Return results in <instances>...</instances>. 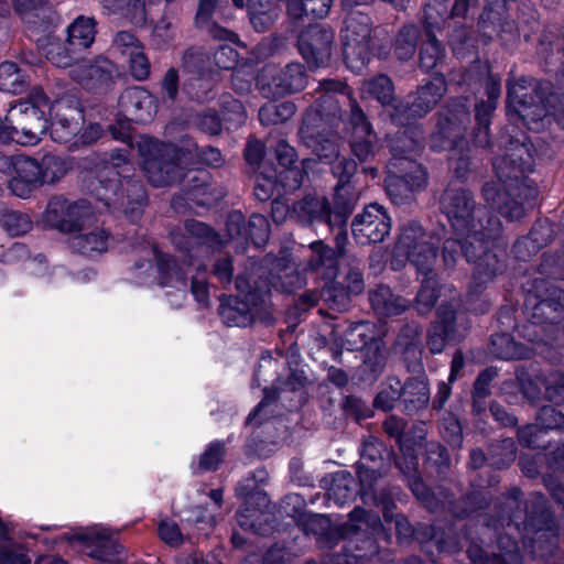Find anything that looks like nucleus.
<instances>
[{
	"label": "nucleus",
	"instance_id": "nucleus-50",
	"mask_svg": "<svg viewBox=\"0 0 564 564\" xmlns=\"http://www.w3.org/2000/svg\"><path fill=\"white\" fill-rule=\"evenodd\" d=\"M2 224L11 236H20L32 229V220L29 215L20 212H9L3 216Z\"/></svg>",
	"mask_w": 564,
	"mask_h": 564
},
{
	"label": "nucleus",
	"instance_id": "nucleus-34",
	"mask_svg": "<svg viewBox=\"0 0 564 564\" xmlns=\"http://www.w3.org/2000/svg\"><path fill=\"white\" fill-rule=\"evenodd\" d=\"M219 315L229 327H245L247 324V302L235 295L221 297Z\"/></svg>",
	"mask_w": 564,
	"mask_h": 564
},
{
	"label": "nucleus",
	"instance_id": "nucleus-10",
	"mask_svg": "<svg viewBox=\"0 0 564 564\" xmlns=\"http://www.w3.org/2000/svg\"><path fill=\"white\" fill-rule=\"evenodd\" d=\"M370 18L360 11L351 12L343 30L344 56L347 66L359 73L370 59Z\"/></svg>",
	"mask_w": 564,
	"mask_h": 564
},
{
	"label": "nucleus",
	"instance_id": "nucleus-19",
	"mask_svg": "<svg viewBox=\"0 0 564 564\" xmlns=\"http://www.w3.org/2000/svg\"><path fill=\"white\" fill-rule=\"evenodd\" d=\"M334 34L321 24L310 25L299 36V52L311 68L325 66L330 58Z\"/></svg>",
	"mask_w": 564,
	"mask_h": 564
},
{
	"label": "nucleus",
	"instance_id": "nucleus-40",
	"mask_svg": "<svg viewBox=\"0 0 564 564\" xmlns=\"http://www.w3.org/2000/svg\"><path fill=\"white\" fill-rule=\"evenodd\" d=\"M361 95L364 97L376 98L382 105H387L393 98V86L389 77L379 75L373 79L364 82Z\"/></svg>",
	"mask_w": 564,
	"mask_h": 564
},
{
	"label": "nucleus",
	"instance_id": "nucleus-6",
	"mask_svg": "<svg viewBox=\"0 0 564 564\" xmlns=\"http://www.w3.org/2000/svg\"><path fill=\"white\" fill-rule=\"evenodd\" d=\"M334 126L317 122V115L306 112L299 134L302 142L321 159L332 164L333 173L339 178L350 177L357 170L352 160L339 159L338 135L329 131Z\"/></svg>",
	"mask_w": 564,
	"mask_h": 564
},
{
	"label": "nucleus",
	"instance_id": "nucleus-58",
	"mask_svg": "<svg viewBox=\"0 0 564 564\" xmlns=\"http://www.w3.org/2000/svg\"><path fill=\"white\" fill-rule=\"evenodd\" d=\"M158 531L161 540L171 546H178L184 540L178 525L172 520H162Z\"/></svg>",
	"mask_w": 564,
	"mask_h": 564
},
{
	"label": "nucleus",
	"instance_id": "nucleus-15",
	"mask_svg": "<svg viewBox=\"0 0 564 564\" xmlns=\"http://www.w3.org/2000/svg\"><path fill=\"white\" fill-rule=\"evenodd\" d=\"M386 330L382 325L373 322H359L351 324L344 334V345L349 350H365V362L372 370L381 366L382 355V337Z\"/></svg>",
	"mask_w": 564,
	"mask_h": 564
},
{
	"label": "nucleus",
	"instance_id": "nucleus-12",
	"mask_svg": "<svg viewBox=\"0 0 564 564\" xmlns=\"http://www.w3.org/2000/svg\"><path fill=\"white\" fill-rule=\"evenodd\" d=\"M319 97L307 112L317 115V122L321 124L336 126L341 120V108L349 107L350 115L355 107H359L351 98L347 86L340 82L325 79L318 86Z\"/></svg>",
	"mask_w": 564,
	"mask_h": 564
},
{
	"label": "nucleus",
	"instance_id": "nucleus-1",
	"mask_svg": "<svg viewBox=\"0 0 564 564\" xmlns=\"http://www.w3.org/2000/svg\"><path fill=\"white\" fill-rule=\"evenodd\" d=\"M441 205L455 234V238L447 239L443 246L445 265L453 268L464 254L466 261L475 265V286L488 283L500 270L498 254L490 250L491 239L500 231V220L489 218L486 227L480 219L476 221L474 199L464 188L448 187Z\"/></svg>",
	"mask_w": 564,
	"mask_h": 564
},
{
	"label": "nucleus",
	"instance_id": "nucleus-64",
	"mask_svg": "<svg viewBox=\"0 0 564 564\" xmlns=\"http://www.w3.org/2000/svg\"><path fill=\"white\" fill-rule=\"evenodd\" d=\"M444 438L452 446L459 447L462 444V427L458 421L454 417H448L443 422Z\"/></svg>",
	"mask_w": 564,
	"mask_h": 564
},
{
	"label": "nucleus",
	"instance_id": "nucleus-3",
	"mask_svg": "<svg viewBox=\"0 0 564 564\" xmlns=\"http://www.w3.org/2000/svg\"><path fill=\"white\" fill-rule=\"evenodd\" d=\"M131 164L122 151L115 152L110 161L98 170L97 178L88 185V191L105 208L123 210L134 220L140 215L144 191L138 181L129 178Z\"/></svg>",
	"mask_w": 564,
	"mask_h": 564
},
{
	"label": "nucleus",
	"instance_id": "nucleus-17",
	"mask_svg": "<svg viewBox=\"0 0 564 564\" xmlns=\"http://www.w3.org/2000/svg\"><path fill=\"white\" fill-rule=\"evenodd\" d=\"M446 91V84L443 77H434L429 84L422 86L411 105H398L393 108L390 117L393 122L406 126L411 119L427 113L443 97Z\"/></svg>",
	"mask_w": 564,
	"mask_h": 564
},
{
	"label": "nucleus",
	"instance_id": "nucleus-35",
	"mask_svg": "<svg viewBox=\"0 0 564 564\" xmlns=\"http://www.w3.org/2000/svg\"><path fill=\"white\" fill-rule=\"evenodd\" d=\"M333 0H286V10L290 18L300 20L310 14L324 18L328 14Z\"/></svg>",
	"mask_w": 564,
	"mask_h": 564
},
{
	"label": "nucleus",
	"instance_id": "nucleus-24",
	"mask_svg": "<svg viewBox=\"0 0 564 564\" xmlns=\"http://www.w3.org/2000/svg\"><path fill=\"white\" fill-rule=\"evenodd\" d=\"M451 117L441 118L436 130L431 139V147L434 150H448L457 145V140L462 137L464 123L469 120V115L463 107L455 112L449 111Z\"/></svg>",
	"mask_w": 564,
	"mask_h": 564
},
{
	"label": "nucleus",
	"instance_id": "nucleus-51",
	"mask_svg": "<svg viewBox=\"0 0 564 564\" xmlns=\"http://www.w3.org/2000/svg\"><path fill=\"white\" fill-rule=\"evenodd\" d=\"M443 54L441 44L435 36L429 35L420 53V65L425 70L433 69L440 62Z\"/></svg>",
	"mask_w": 564,
	"mask_h": 564
},
{
	"label": "nucleus",
	"instance_id": "nucleus-44",
	"mask_svg": "<svg viewBox=\"0 0 564 564\" xmlns=\"http://www.w3.org/2000/svg\"><path fill=\"white\" fill-rule=\"evenodd\" d=\"M423 275L424 280L416 295V308L421 314L430 312L437 299V282L433 275V269Z\"/></svg>",
	"mask_w": 564,
	"mask_h": 564
},
{
	"label": "nucleus",
	"instance_id": "nucleus-27",
	"mask_svg": "<svg viewBox=\"0 0 564 564\" xmlns=\"http://www.w3.org/2000/svg\"><path fill=\"white\" fill-rule=\"evenodd\" d=\"M437 316L438 321L427 336V345L433 354L442 352L446 343L455 338L457 333L455 327L456 314L453 304L441 306Z\"/></svg>",
	"mask_w": 564,
	"mask_h": 564
},
{
	"label": "nucleus",
	"instance_id": "nucleus-49",
	"mask_svg": "<svg viewBox=\"0 0 564 564\" xmlns=\"http://www.w3.org/2000/svg\"><path fill=\"white\" fill-rule=\"evenodd\" d=\"M254 1L249 0V21L258 32H262L274 21L276 14L262 2H259L260 9L258 10Z\"/></svg>",
	"mask_w": 564,
	"mask_h": 564
},
{
	"label": "nucleus",
	"instance_id": "nucleus-56",
	"mask_svg": "<svg viewBox=\"0 0 564 564\" xmlns=\"http://www.w3.org/2000/svg\"><path fill=\"white\" fill-rule=\"evenodd\" d=\"M113 47L123 56L129 57L137 51L141 50L143 45L141 42L129 32H119L113 41Z\"/></svg>",
	"mask_w": 564,
	"mask_h": 564
},
{
	"label": "nucleus",
	"instance_id": "nucleus-33",
	"mask_svg": "<svg viewBox=\"0 0 564 564\" xmlns=\"http://www.w3.org/2000/svg\"><path fill=\"white\" fill-rule=\"evenodd\" d=\"M364 290L362 273L359 268H351L346 275V290H340L338 294H333L335 289H327L323 292V296L327 302H332L334 306L341 310L349 302V294H359Z\"/></svg>",
	"mask_w": 564,
	"mask_h": 564
},
{
	"label": "nucleus",
	"instance_id": "nucleus-16",
	"mask_svg": "<svg viewBox=\"0 0 564 564\" xmlns=\"http://www.w3.org/2000/svg\"><path fill=\"white\" fill-rule=\"evenodd\" d=\"M74 104L70 99L62 98L55 102L47 100V106L43 107V119L47 123L46 115H50L51 137L55 142L67 143L79 131L83 111Z\"/></svg>",
	"mask_w": 564,
	"mask_h": 564
},
{
	"label": "nucleus",
	"instance_id": "nucleus-61",
	"mask_svg": "<svg viewBox=\"0 0 564 564\" xmlns=\"http://www.w3.org/2000/svg\"><path fill=\"white\" fill-rule=\"evenodd\" d=\"M184 89L191 98L204 101L209 98L212 83L204 78H193L185 84Z\"/></svg>",
	"mask_w": 564,
	"mask_h": 564
},
{
	"label": "nucleus",
	"instance_id": "nucleus-60",
	"mask_svg": "<svg viewBox=\"0 0 564 564\" xmlns=\"http://www.w3.org/2000/svg\"><path fill=\"white\" fill-rule=\"evenodd\" d=\"M0 564H31V560L19 545H7L0 549Z\"/></svg>",
	"mask_w": 564,
	"mask_h": 564
},
{
	"label": "nucleus",
	"instance_id": "nucleus-48",
	"mask_svg": "<svg viewBox=\"0 0 564 564\" xmlns=\"http://www.w3.org/2000/svg\"><path fill=\"white\" fill-rule=\"evenodd\" d=\"M43 52L46 58L57 67H69L73 63V56L64 43L57 40H51L44 47Z\"/></svg>",
	"mask_w": 564,
	"mask_h": 564
},
{
	"label": "nucleus",
	"instance_id": "nucleus-30",
	"mask_svg": "<svg viewBox=\"0 0 564 564\" xmlns=\"http://www.w3.org/2000/svg\"><path fill=\"white\" fill-rule=\"evenodd\" d=\"M373 311L380 316H393L403 313L409 307V301L392 293L390 288L379 285L369 294Z\"/></svg>",
	"mask_w": 564,
	"mask_h": 564
},
{
	"label": "nucleus",
	"instance_id": "nucleus-29",
	"mask_svg": "<svg viewBox=\"0 0 564 564\" xmlns=\"http://www.w3.org/2000/svg\"><path fill=\"white\" fill-rule=\"evenodd\" d=\"M111 245L109 234L102 228L75 235L70 239V248L87 257H95L106 252Z\"/></svg>",
	"mask_w": 564,
	"mask_h": 564
},
{
	"label": "nucleus",
	"instance_id": "nucleus-37",
	"mask_svg": "<svg viewBox=\"0 0 564 564\" xmlns=\"http://www.w3.org/2000/svg\"><path fill=\"white\" fill-rule=\"evenodd\" d=\"M295 111L296 107L292 101L268 102L260 108L259 119L264 126H276L291 119Z\"/></svg>",
	"mask_w": 564,
	"mask_h": 564
},
{
	"label": "nucleus",
	"instance_id": "nucleus-18",
	"mask_svg": "<svg viewBox=\"0 0 564 564\" xmlns=\"http://www.w3.org/2000/svg\"><path fill=\"white\" fill-rule=\"evenodd\" d=\"M391 218L378 204H371L352 221V235L360 245L377 243L389 235Z\"/></svg>",
	"mask_w": 564,
	"mask_h": 564
},
{
	"label": "nucleus",
	"instance_id": "nucleus-54",
	"mask_svg": "<svg viewBox=\"0 0 564 564\" xmlns=\"http://www.w3.org/2000/svg\"><path fill=\"white\" fill-rule=\"evenodd\" d=\"M89 216V207L85 202H68L64 220H69L70 228L68 232L79 230L84 226L85 219Z\"/></svg>",
	"mask_w": 564,
	"mask_h": 564
},
{
	"label": "nucleus",
	"instance_id": "nucleus-26",
	"mask_svg": "<svg viewBox=\"0 0 564 564\" xmlns=\"http://www.w3.org/2000/svg\"><path fill=\"white\" fill-rule=\"evenodd\" d=\"M275 158L281 166L284 167L279 175V182L285 191L297 189L304 178V173L301 169L295 166L296 152L286 141L280 140L275 145Z\"/></svg>",
	"mask_w": 564,
	"mask_h": 564
},
{
	"label": "nucleus",
	"instance_id": "nucleus-42",
	"mask_svg": "<svg viewBox=\"0 0 564 564\" xmlns=\"http://www.w3.org/2000/svg\"><path fill=\"white\" fill-rule=\"evenodd\" d=\"M25 86L23 75L12 62L0 64V90L9 94H18Z\"/></svg>",
	"mask_w": 564,
	"mask_h": 564
},
{
	"label": "nucleus",
	"instance_id": "nucleus-47",
	"mask_svg": "<svg viewBox=\"0 0 564 564\" xmlns=\"http://www.w3.org/2000/svg\"><path fill=\"white\" fill-rule=\"evenodd\" d=\"M72 69L69 72V75L72 78L79 84H85L87 80L90 79H98L100 80L102 78V74L106 70V68L102 65L99 64H91L89 61H79L75 64L72 63Z\"/></svg>",
	"mask_w": 564,
	"mask_h": 564
},
{
	"label": "nucleus",
	"instance_id": "nucleus-59",
	"mask_svg": "<svg viewBox=\"0 0 564 564\" xmlns=\"http://www.w3.org/2000/svg\"><path fill=\"white\" fill-rule=\"evenodd\" d=\"M545 292L546 293L535 305L536 310L544 311L545 307H550L556 311L558 308H564V291L562 289L552 285L546 288Z\"/></svg>",
	"mask_w": 564,
	"mask_h": 564
},
{
	"label": "nucleus",
	"instance_id": "nucleus-20",
	"mask_svg": "<svg viewBox=\"0 0 564 564\" xmlns=\"http://www.w3.org/2000/svg\"><path fill=\"white\" fill-rule=\"evenodd\" d=\"M349 126L351 128L350 148L352 154L360 162L373 158L378 149V138L359 107L354 108L352 116L349 118Z\"/></svg>",
	"mask_w": 564,
	"mask_h": 564
},
{
	"label": "nucleus",
	"instance_id": "nucleus-43",
	"mask_svg": "<svg viewBox=\"0 0 564 564\" xmlns=\"http://www.w3.org/2000/svg\"><path fill=\"white\" fill-rule=\"evenodd\" d=\"M419 35V29L414 25H406L399 32L395 40V55L399 59H409L414 55Z\"/></svg>",
	"mask_w": 564,
	"mask_h": 564
},
{
	"label": "nucleus",
	"instance_id": "nucleus-11",
	"mask_svg": "<svg viewBox=\"0 0 564 564\" xmlns=\"http://www.w3.org/2000/svg\"><path fill=\"white\" fill-rule=\"evenodd\" d=\"M395 258H406L420 274L431 272L436 260V251L432 238L416 223L404 225L399 235Z\"/></svg>",
	"mask_w": 564,
	"mask_h": 564
},
{
	"label": "nucleus",
	"instance_id": "nucleus-21",
	"mask_svg": "<svg viewBox=\"0 0 564 564\" xmlns=\"http://www.w3.org/2000/svg\"><path fill=\"white\" fill-rule=\"evenodd\" d=\"M119 107L128 121L148 122L155 113L154 98L143 87L126 89L119 98Z\"/></svg>",
	"mask_w": 564,
	"mask_h": 564
},
{
	"label": "nucleus",
	"instance_id": "nucleus-63",
	"mask_svg": "<svg viewBox=\"0 0 564 564\" xmlns=\"http://www.w3.org/2000/svg\"><path fill=\"white\" fill-rule=\"evenodd\" d=\"M214 58L219 68L231 69L237 65L238 53L234 47L226 44L220 46Z\"/></svg>",
	"mask_w": 564,
	"mask_h": 564
},
{
	"label": "nucleus",
	"instance_id": "nucleus-22",
	"mask_svg": "<svg viewBox=\"0 0 564 564\" xmlns=\"http://www.w3.org/2000/svg\"><path fill=\"white\" fill-rule=\"evenodd\" d=\"M482 85L485 86L487 100H481L476 105V121L478 129L475 139L480 145H486L489 143L488 129L490 124V116L496 109L501 94V80L499 77L488 74L482 79Z\"/></svg>",
	"mask_w": 564,
	"mask_h": 564
},
{
	"label": "nucleus",
	"instance_id": "nucleus-62",
	"mask_svg": "<svg viewBox=\"0 0 564 564\" xmlns=\"http://www.w3.org/2000/svg\"><path fill=\"white\" fill-rule=\"evenodd\" d=\"M546 397L554 403H564V377L560 373L552 376L546 382Z\"/></svg>",
	"mask_w": 564,
	"mask_h": 564
},
{
	"label": "nucleus",
	"instance_id": "nucleus-53",
	"mask_svg": "<svg viewBox=\"0 0 564 564\" xmlns=\"http://www.w3.org/2000/svg\"><path fill=\"white\" fill-rule=\"evenodd\" d=\"M354 480L350 475L341 471L336 474L329 496L333 497L339 505L345 503L352 496L351 484Z\"/></svg>",
	"mask_w": 564,
	"mask_h": 564
},
{
	"label": "nucleus",
	"instance_id": "nucleus-4",
	"mask_svg": "<svg viewBox=\"0 0 564 564\" xmlns=\"http://www.w3.org/2000/svg\"><path fill=\"white\" fill-rule=\"evenodd\" d=\"M421 148V132L412 128L403 131L392 143V158L384 182L388 195L397 204L409 199L414 191L426 184L425 170L413 159Z\"/></svg>",
	"mask_w": 564,
	"mask_h": 564
},
{
	"label": "nucleus",
	"instance_id": "nucleus-39",
	"mask_svg": "<svg viewBox=\"0 0 564 564\" xmlns=\"http://www.w3.org/2000/svg\"><path fill=\"white\" fill-rule=\"evenodd\" d=\"M67 208V199L53 197L43 214V221L46 226L56 228L59 231H69V220H64Z\"/></svg>",
	"mask_w": 564,
	"mask_h": 564
},
{
	"label": "nucleus",
	"instance_id": "nucleus-32",
	"mask_svg": "<svg viewBox=\"0 0 564 564\" xmlns=\"http://www.w3.org/2000/svg\"><path fill=\"white\" fill-rule=\"evenodd\" d=\"M217 0H199L196 25L208 32L214 39L234 43L236 35L212 21Z\"/></svg>",
	"mask_w": 564,
	"mask_h": 564
},
{
	"label": "nucleus",
	"instance_id": "nucleus-7",
	"mask_svg": "<svg viewBox=\"0 0 564 564\" xmlns=\"http://www.w3.org/2000/svg\"><path fill=\"white\" fill-rule=\"evenodd\" d=\"M138 153L142 158V167L154 186H165L177 182L182 176L180 162L183 153L171 144H162L148 135L137 140Z\"/></svg>",
	"mask_w": 564,
	"mask_h": 564
},
{
	"label": "nucleus",
	"instance_id": "nucleus-13",
	"mask_svg": "<svg viewBox=\"0 0 564 564\" xmlns=\"http://www.w3.org/2000/svg\"><path fill=\"white\" fill-rule=\"evenodd\" d=\"M155 259V265L150 261L135 264V278L142 284L158 283L160 286L175 289L181 299H184L187 288L186 274L182 267L164 254H161L155 248L151 249Z\"/></svg>",
	"mask_w": 564,
	"mask_h": 564
},
{
	"label": "nucleus",
	"instance_id": "nucleus-28",
	"mask_svg": "<svg viewBox=\"0 0 564 564\" xmlns=\"http://www.w3.org/2000/svg\"><path fill=\"white\" fill-rule=\"evenodd\" d=\"M300 213L307 215L311 221H322L329 227L341 226L346 223L349 208L344 207L338 212L332 213L328 202L325 198L307 197L299 204Z\"/></svg>",
	"mask_w": 564,
	"mask_h": 564
},
{
	"label": "nucleus",
	"instance_id": "nucleus-2",
	"mask_svg": "<svg viewBox=\"0 0 564 564\" xmlns=\"http://www.w3.org/2000/svg\"><path fill=\"white\" fill-rule=\"evenodd\" d=\"M513 151L516 153L512 156H519V161L511 159V172H506L509 165L506 158L495 160L494 167L498 181L486 183L482 192L485 199L501 215L510 220H518L525 214L527 208L532 206L538 196V188L530 180L519 176V173L532 170L533 155L528 144L514 145Z\"/></svg>",
	"mask_w": 564,
	"mask_h": 564
},
{
	"label": "nucleus",
	"instance_id": "nucleus-5",
	"mask_svg": "<svg viewBox=\"0 0 564 564\" xmlns=\"http://www.w3.org/2000/svg\"><path fill=\"white\" fill-rule=\"evenodd\" d=\"M47 97L41 88H33L25 100L11 106L6 119L0 118V143L36 144L46 132L43 119Z\"/></svg>",
	"mask_w": 564,
	"mask_h": 564
},
{
	"label": "nucleus",
	"instance_id": "nucleus-55",
	"mask_svg": "<svg viewBox=\"0 0 564 564\" xmlns=\"http://www.w3.org/2000/svg\"><path fill=\"white\" fill-rule=\"evenodd\" d=\"M541 430L564 429V414L553 406H543L538 413Z\"/></svg>",
	"mask_w": 564,
	"mask_h": 564
},
{
	"label": "nucleus",
	"instance_id": "nucleus-45",
	"mask_svg": "<svg viewBox=\"0 0 564 564\" xmlns=\"http://www.w3.org/2000/svg\"><path fill=\"white\" fill-rule=\"evenodd\" d=\"M225 454L224 444L212 442L199 456L196 465L193 466L194 473L215 470L223 460Z\"/></svg>",
	"mask_w": 564,
	"mask_h": 564
},
{
	"label": "nucleus",
	"instance_id": "nucleus-14",
	"mask_svg": "<svg viewBox=\"0 0 564 564\" xmlns=\"http://www.w3.org/2000/svg\"><path fill=\"white\" fill-rule=\"evenodd\" d=\"M533 80L520 78L508 84L507 100L509 111H514L525 123L543 121L553 117L562 124L555 109L546 106L544 101L535 100L533 96Z\"/></svg>",
	"mask_w": 564,
	"mask_h": 564
},
{
	"label": "nucleus",
	"instance_id": "nucleus-23",
	"mask_svg": "<svg viewBox=\"0 0 564 564\" xmlns=\"http://www.w3.org/2000/svg\"><path fill=\"white\" fill-rule=\"evenodd\" d=\"M65 539L80 552L93 557H101L104 550L112 543L113 532L110 529L95 525L65 534Z\"/></svg>",
	"mask_w": 564,
	"mask_h": 564
},
{
	"label": "nucleus",
	"instance_id": "nucleus-8",
	"mask_svg": "<svg viewBox=\"0 0 564 564\" xmlns=\"http://www.w3.org/2000/svg\"><path fill=\"white\" fill-rule=\"evenodd\" d=\"M66 161L53 154L43 155L40 161L28 158L18 161L19 177L9 180L11 193L20 198H28L44 184H54L65 176Z\"/></svg>",
	"mask_w": 564,
	"mask_h": 564
},
{
	"label": "nucleus",
	"instance_id": "nucleus-46",
	"mask_svg": "<svg viewBox=\"0 0 564 564\" xmlns=\"http://www.w3.org/2000/svg\"><path fill=\"white\" fill-rule=\"evenodd\" d=\"M402 382L398 378H390L383 383L378 393L375 404L384 411L391 410L395 402L401 399Z\"/></svg>",
	"mask_w": 564,
	"mask_h": 564
},
{
	"label": "nucleus",
	"instance_id": "nucleus-41",
	"mask_svg": "<svg viewBox=\"0 0 564 564\" xmlns=\"http://www.w3.org/2000/svg\"><path fill=\"white\" fill-rule=\"evenodd\" d=\"M491 351L500 359H521L527 357L523 348L508 334H496L491 337Z\"/></svg>",
	"mask_w": 564,
	"mask_h": 564
},
{
	"label": "nucleus",
	"instance_id": "nucleus-52",
	"mask_svg": "<svg viewBox=\"0 0 564 564\" xmlns=\"http://www.w3.org/2000/svg\"><path fill=\"white\" fill-rule=\"evenodd\" d=\"M269 234V220L260 214H253L249 218V239L252 240L256 247L260 248L268 241Z\"/></svg>",
	"mask_w": 564,
	"mask_h": 564
},
{
	"label": "nucleus",
	"instance_id": "nucleus-36",
	"mask_svg": "<svg viewBox=\"0 0 564 564\" xmlns=\"http://www.w3.org/2000/svg\"><path fill=\"white\" fill-rule=\"evenodd\" d=\"M403 402L408 411L424 406L430 400V389L424 377L408 380L402 384Z\"/></svg>",
	"mask_w": 564,
	"mask_h": 564
},
{
	"label": "nucleus",
	"instance_id": "nucleus-38",
	"mask_svg": "<svg viewBox=\"0 0 564 564\" xmlns=\"http://www.w3.org/2000/svg\"><path fill=\"white\" fill-rule=\"evenodd\" d=\"M96 35L95 21L80 17L68 26V42L73 46L86 48L94 42Z\"/></svg>",
	"mask_w": 564,
	"mask_h": 564
},
{
	"label": "nucleus",
	"instance_id": "nucleus-31",
	"mask_svg": "<svg viewBox=\"0 0 564 564\" xmlns=\"http://www.w3.org/2000/svg\"><path fill=\"white\" fill-rule=\"evenodd\" d=\"M312 251L307 268L312 271H321L327 279L337 276V260L335 251L322 240L310 245Z\"/></svg>",
	"mask_w": 564,
	"mask_h": 564
},
{
	"label": "nucleus",
	"instance_id": "nucleus-9",
	"mask_svg": "<svg viewBox=\"0 0 564 564\" xmlns=\"http://www.w3.org/2000/svg\"><path fill=\"white\" fill-rule=\"evenodd\" d=\"M308 82L305 67L292 62L283 67L265 65L256 78V86L267 97L285 96L303 90Z\"/></svg>",
	"mask_w": 564,
	"mask_h": 564
},
{
	"label": "nucleus",
	"instance_id": "nucleus-57",
	"mask_svg": "<svg viewBox=\"0 0 564 564\" xmlns=\"http://www.w3.org/2000/svg\"><path fill=\"white\" fill-rule=\"evenodd\" d=\"M127 59L129 61V68L133 78L137 80H145L149 77L151 66L143 52V47L127 57Z\"/></svg>",
	"mask_w": 564,
	"mask_h": 564
},
{
	"label": "nucleus",
	"instance_id": "nucleus-25",
	"mask_svg": "<svg viewBox=\"0 0 564 564\" xmlns=\"http://www.w3.org/2000/svg\"><path fill=\"white\" fill-rule=\"evenodd\" d=\"M171 239L177 248L186 251L199 249L205 245L214 247L219 242L218 236L212 228L196 220L186 221L184 234L173 231L171 234Z\"/></svg>",
	"mask_w": 564,
	"mask_h": 564
}]
</instances>
